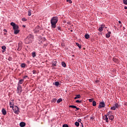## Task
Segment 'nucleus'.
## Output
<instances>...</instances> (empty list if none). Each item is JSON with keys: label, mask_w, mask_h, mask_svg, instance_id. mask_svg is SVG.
<instances>
[{"label": "nucleus", "mask_w": 127, "mask_h": 127, "mask_svg": "<svg viewBox=\"0 0 127 127\" xmlns=\"http://www.w3.org/2000/svg\"><path fill=\"white\" fill-rule=\"evenodd\" d=\"M3 31H4V32H6H6H7V31L5 29L3 30Z\"/></svg>", "instance_id": "50"}, {"label": "nucleus", "mask_w": 127, "mask_h": 127, "mask_svg": "<svg viewBox=\"0 0 127 127\" xmlns=\"http://www.w3.org/2000/svg\"><path fill=\"white\" fill-rule=\"evenodd\" d=\"M96 83H99V81H98V80H97V81H96Z\"/></svg>", "instance_id": "56"}, {"label": "nucleus", "mask_w": 127, "mask_h": 127, "mask_svg": "<svg viewBox=\"0 0 127 127\" xmlns=\"http://www.w3.org/2000/svg\"><path fill=\"white\" fill-rule=\"evenodd\" d=\"M116 107L114 106L113 107L111 108V110H113V111H115L116 110Z\"/></svg>", "instance_id": "33"}, {"label": "nucleus", "mask_w": 127, "mask_h": 127, "mask_svg": "<svg viewBox=\"0 0 127 127\" xmlns=\"http://www.w3.org/2000/svg\"><path fill=\"white\" fill-rule=\"evenodd\" d=\"M112 115H113V112H112V111H109L108 113V114H107V115H106V116H112Z\"/></svg>", "instance_id": "25"}, {"label": "nucleus", "mask_w": 127, "mask_h": 127, "mask_svg": "<svg viewBox=\"0 0 127 127\" xmlns=\"http://www.w3.org/2000/svg\"><path fill=\"white\" fill-rule=\"evenodd\" d=\"M25 66H26V64H24V63L21 64V68H25Z\"/></svg>", "instance_id": "21"}, {"label": "nucleus", "mask_w": 127, "mask_h": 127, "mask_svg": "<svg viewBox=\"0 0 127 127\" xmlns=\"http://www.w3.org/2000/svg\"><path fill=\"white\" fill-rule=\"evenodd\" d=\"M106 25H105V24H102L101 25V27H102V28L103 29V28H105Z\"/></svg>", "instance_id": "38"}, {"label": "nucleus", "mask_w": 127, "mask_h": 127, "mask_svg": "<svg viewBox=\"0 0 127 127\" xmlns=\"http://www.w3.org/2000/svg\"><path fill=\"white\" fill-rule=\"evenodd\" d=\"M76 103H79V104H81L82 103V101H79V100H76Z\"/></svg>", "instance_id": "36"}, {"label": "nucleus", "mask_w": 127, "mask_h": 127, "mask_svg": "<svg viewBox=\"0 0 127 127\" xmlns=\"http://www.w3.org/2000/svg\"><path fill=\"white\" fill-rule=\"evenodd\" d=\"M75 125L76 127H79V126H80V124L79 123V122H76L75 123Z\"/></svg>", "instance_id": "30"}, {"label": "nucleus", "mask_w": 127, "mask_h": 127, "mask_svg": "<svg viewBox=\"0 0 127 127\" xmlns=\"http://www.w3.org/2000/svg\"><path fill=\"white\" fill-rule=\"evenodd\" d=\"M33 39V36L32 35H29L27 38L25 39V42L26 44H29L32 42V40Z\"/></svg>", "instance_id": "2"}, {"label": "nucleus", "mask_w": 127, "mask_h": 127, "mask_svg": "<svg viewBox=\"0 0 127 127\" xmlns=\"http://www.w3.org/2000/svg\"><path fill=\"white\" fill-rule=\"evenodd\" d=\"M56 64H57V62L56 61L53 63V64H52L53 67H56Z\"/></svg>", "instance_id": "20"}, {"label": "nucleus", "mask_w": 127, "mask_h": 127, "mask_svg": "<svg viewBox=\"0 0 127 127\" xmlns=\"http://www.w3.org/2000/svg\"><path fill=\"white\" fill-rule=\"evenodd\" d=\"M25 123H24V122H21L20 123V125H19V126H20V127H25Z\"/></svg>", "instance_id": "12"}, {"label": "nucleus", "mask_w": 127, "mask_h": 127, "mask_svg": "<svg viewBox=\"0 0 127 127\" xmlns=\"http://www.w3.org/2000/svg\"><path fill=\"white\" fill-rule=\"evenodd\" d=\"M43 39H44V41H45V40H46V39H45V38H43Z\"/></svg>", "instance_id": "53"}, {"label": "nucleus", "mask_w": 127, "mask_h": 127, "mask_svg": "<svg viewBox=\"0 0 127 127\" xmlns=\"http://www.w3.org/2000/svg\"><path fill=\"white\" fill-rule=\"evenodd\" d=\"M12 110L15 114H18V113H19V108L17 106H14L13 107Z\"/></svg>", "instance_id": "3"}, {"label": "nucleus", "mask_w": 127, "mask_h": 127, "mask_svg": "<svg viewBox=\"0 0 127 127\" xmlns=\"http://www.w3.org/2000/svg\"><path fill=\"white\" fill-rule=\"evenodd\" d=\"M124 28V29H125V27H124V28Z\"/></svg>", "instance_id": "58"}, {"label": "nucleus", "mask_w": 127, "mask_h": 127, "mask_svg": "<svg viewBox=\"0 0 127 127\" xmlns=\"http://www.w3.org/2000/svg\"><path fill=\"white\" fill-rule=\"evenodd\" d=\"M19 32V30L17 29V30H14V34H17Z\"/></svg>", "instance_id": "18"}, {"label": "nucleus", "mask_w": 127, "mask_h": 127, "mask_svg": "<svg viewBox=\"0 0 127 127\" xmlns=\"http://www.w3.org/2000/svg\"><path fill=\"white\" fill-rule=\"evenodd\" d=\"M70 31H73V30H71Z\"/></svg>", "instance_id": "59"}, {"label": "nucleus", "mask_w": 127, "mask_h": 127, "mask_svg": "<svg viewBox=\"0 0 127 127\" xmlns=\"http://www.w3.org/2000/svg\"><path fill=\"white\" fill-rule=\"evenodd\" d=\"M114 106L115 107V108L116 109H118L119 108H120V105H119V104L118 103H116L115 105H114Z\"/></svg>", "instance_id": "19"}, {"label": "nucleus", "mask_w": 127, "mask_h": 127, "mask_svg": "<svg viewBox=\"0 0 127 127\" xmlns=\"http://www.w3.org/2000/svg\"><path fill=\"white\" fill-rule=\"evenodd\" d=\"M75 109H76L77 111L79 110H80V108L77 107L76 106Z\"/></svg>", "instance_id": "51"}, {"label": "nucleus", "mask_w": 127, "mask_h": 127, "mask_svg": "<svg viewBox=\"0 0 127 127\" xmlns=\"http://www.w3.org/2000/svg\"><path fill=\"white\" fill-rule=\"evenodd\" d=\"M22 49V42L20 41L18 43V47L17 49L18 51H20Z\"/></svg>", "instance_id": "4"}, {"label": "nucleus", "mask_w": 127, "mask_h": 127, "mask_svg": "<svg viewBox=\"0 0 127 127\" xmlns=\"http://www.w3.org/2000/svg\"><path fill=\"white\" fill-rule=\"evenodd\" d=\"M113 60L114 62H117V61H118V59L116 58H113Z\"/></svg>", "instance_id": "35"}, {"label": "nucleus", "mask_w": 127, "mask_h": 127, "mask_svg": "<svg viewBox=\"0 0 127 127\" xmlns=\"http://www.w3.org/2000/svg\"><path fill=\"white\" fill-rule=\"evenodd\" d=\"M118 25L119 27L118 28H117V29H119V28H121V27H122V25L118 24Z\"/></svg>", "instance_id": "41"}, {"label": "nucleus", "mask_w": 127, "mask_h": 127, "mask_svg": "<svg viewBox=\"0 0 127 127\" xmlns=\"http://www.w3.org/2000/svg\"><path fill=\"white\" fill-rule=\"evenodd\" d=\"M56 101H57V99H56V98H54L52 100V102L53 103H55L56 102Z\"/></svg>", "instance_id": "34"}, {"label": "nucleus", "mask_w": 127, "mask_h": 127, "mask_svg": "<svg viewBox=\"0 0 127 127\" xmlns=\"http://www.w3.org/2000/svg\"><path fill=\"white\" fill-rule=\"evenodd\" d=\"M54 84H55V86H57V87H58V86H59L60 83L59 82L57 81V82H55V83Z\"/></svg>", "instance_id": "26"}, {"label": "nucleus", "mask_w": 127, "mask_h": 127, "mask_svg": "<svg viewBox=\"0 0 127 127\" xmlns=\"http://www.w3.org/2000/svg\"><path fill=\"white\" fill-rule=\"evenodd\" d=\"M98 30L100 32H102V31H103V29L101 27H100L99 28Z\"/></svg>", "instance_id": "29"}, {"label": "nucleus", "mask_w": 127, "mask_h": 127, "mask_svg": "<svg viewBox=\"0 0 127 127\" xmlns=\"http://www.w3.org/2000/svg\"><path fill=\"white\" fill-rule=\"evenodd\" d=\"M26 20H27V19H26V18H22V21H26Z\"/></svg>", "instance_id": "40"}, {"label": "nucleus", "mask_w": 127, "mask_h": 127, "mask_svg": "<svg viewBox=\"0 0 127 127\" xmlns=\"http://www.w3.org/2000/svg\"><path fill=\"white\" fill-rule=\"evenodd\" d=\"M112 33L111 32L109 31L108 32V33L106 34V37H107V38H109L111 37V34Z\"/></svg>", "instance_id": "8"}, {"label": "nucleus", "mask_w": 127, "mask_h": 127, "mask_svg": "<svg viewBox=\"0 0 127 127\" xmlns=\"http://www.w3.org/2000/svg\"><path fill=\"white\" fill-rule=\"evenodd\" d=\"M32 57H35V56H36V54L35 53V52H33L32 53Z\"/></svg>", "instance_id": "31"}, {"label": "nucleus", "mask_w": 127, "mask_h": 127, "mask_svg": "<svg viewBox=\"0 0 127 127\" xmlns=\"http://www.w3.org/2000/svg\"><path fill=\"white\" fill-rule=\"evenodd\" d=\"M28 76L27 75H25V76H23V79H26V78H28Z\"/></svg>", "instance_id": "45"}, {"label": "nucleus", "mask_w": 127, "mask_h": 127, "mask_svg": "<svg viewBox=\"0 0 127 127\" xmlns=\"http://www.w3.org/2000/svg\"><path fill=\"white\" fill-rule=\"evenodd\" d=\"M61 28V27H57L58 30H60Z\"/></svg>", "instance_id": "49"}, {"label": "nucleus", "mask_w": 127, "mask_h": 127, "mask_svg": "<svg viewBox=\"0 0 127 127\" xmlns=\"http://www.w3.org/2000/svg\"><path fill=\"white\" fill-rule=\"evenodd\" d=\"M124 8H125V9H127V6H125V7H124Z\"/></svg>", "instance_id": "54"}, {"label": "nucleus", "mask_w": 127, "mask_h": 127, "mask_svg": "<svg viewBox=\"0 0 127 127\" xmlns=\"http://www.w3.org/2000/svg\"><path fill=\"white\" fill-rule=\"evenodd\" d=\"M84 37L86 39H89V38H90V36L89 35V34H86L84 35Z\"/></svg>", "instance_id": "15"}, {"label": "nucleus", "mask_w": 127, "mask_h": 127, "mask_svg": "<svg viewBox=\"0 0 127 127\" xmlns=\"http://www.w3.org/2000/svg\"><path fill=\"white\" fill-rule=\"evenodd\" d=\"M58 22V17L54 16L51 20V24L52 28H55L56 27V24Z\"/></svg>", "instance_id": "1"}, {"label": "nucleus", "mask_w": 127, "mask_h": 127, "mask_svg": "<svg viewBox=\"0 0 127 127\" xmlns=\"http://www.w3.org/2000/svg\"><path fill=\"white\" fill-rule=\"evenodd\" d=\"M63 127H69V126H68V125L64 124L63 125Z\"/></svg>", "instance_id": "44"}, {"label": "nucleus", "mask_w": 127, "mask_h": 127, "mask_svg": "<svg viewBox=\"0 0 127 127\" xmlns=\"http://www.w3.org/2000/svg\"><path fill=\"white\" fill-rule=\"evenodd\" d=\"M35 30L36 32H38L40 30L39 26H37V27H36Z\"/></svg>", "instance_id": "13"}, {"label": "nucleus", "mask_w": 127, "mask_h": 127, "mask_svg": "<svg viewBox=\"0 0 127 127\" xmlns=\"http://www.w3.org/2000/svg\"><path fill=\"white\" fill-rule=\"evenodd\" d=\"M14 103H13V100H12V102H10L9 103L10 107L12 108V109H13V107H14Z\"/></svg>", "instance_id": "7"}, {"label": "nucleus", "mask_w": 127, "mask_h": 127, "mask_svg": "<svg viewBox=\"0 0 127 127\" xmlns=\"http://www.w3.org/2000/svg\"><path fill=\"white\" fill-rule=\"evenodd\" d=\"M123 3L124 4H127V0H123Z\"/></svg>", "instance_id": "37"}, {"label": "nucleus", "mask_w": 127, "mask_h": 127, "mask_svg": "<svg viewBox=\"0 0 127 127\" xmlns=\"http://www.w3.org/2000/svg\"><path fill=\"white\" fill-rule=\"evenodd\" d=\"M33 74H36V70H33Z\"/></svg>", "instance_id": "46"}, {"label": "nucleus", "mask_w": 127, "mask_h": 127, "mask_svg": "<svg viewBox=\"0 0 127 127\" xmlns=\"http://www.w3.org/2000/svg\"><path fill=\"white\" fill-rule=\"evenodd\" d=\"M78 122H79V123H81V122H82V120H81V119H78Z\"/></svg>", "instance_id": "47"}, {"label": "nucleus", "mask_w": 127, "mask_h": 127, "mask_svg": "<svg viewBox=\"0 0 127 127\" xmlns=\"http://www.w3.org/2000/svg\"><path fill=\"white\" fill-rule=\"evenodd\" d=\"M106 105H105V103H104V102H101L99 103V106L98 108H105Z\"/></svg>", "instance_id": "6"}, {"label": "nucleus", "mask_w": 127, "mask_h": 127, "mask_svg": "<svg viewBox=\"0 0 127 127\" xmlns=\"http://www.w3.org/2000/svg\"><path fill=\"white\" fill-rule=\"evenodd\" d=\"M17 91L18 93H21L22 91L21 85H20V84H18Z\"/></svg>", "instance_id": "5"}, {"label": "nucleus", "mask_w": 127, "mask_h": 127, "mask_svg": "<svg viewBox=\"0 0 127 127\" xmlns=\"http://www.w3.org/2000/svg\"><path fill=\"white\" fill-rule=\"evenodd\" d=\"M1 48H2V49L3 50H5L6 47H5V46H3L1 47Z\"/></svg>", "instance_id": "43"}, {"label": "nucleus", "mask_w": 127, "mask_h": 127, "mask_svg": "<svg viewBox=\"0 0 127 127\" xmlns=\"http://www.w3.org/2000/svg\"><path fill=\"white\" fill-rule=\"evenodd\" d=\"M24 81V79H20L19 80L18 82V85H20L21 84H22V83H23Z\"/></svg>", "instance_id": "10"}, {"label": "nucleus", "mask_w": 127, "mask_h": 127, "mask_svg": "<svg viewBox=\"0 0 127 127\" xmlns=\"http://www.w3.org/2000/svg\"><path fill=\"white\" fill-rule=\"evenodd\" d=\"M13 30H15L18 29V28H19L18 25H16L15 26H14L13 27Z\"/></svg>", "instance_id": "17"}, {"label": "nucleus", "mask_w": 127, "mask_h": 127, "mask_svg": "<svg viewBox=\"0 0 127 127\" xmlns=\"http://www.w3.org/2000/svg\"><path fill=\"white\" fill-rule=\"evenodd\" d=\"M89 102H93V99H89Z\"/></svg>", "instance_id": "48"}, {"label": "nucleus", "mask_w": 127, "mask_h": 127, "mask_svg": "<svg viewBox=\"0 0 127 127\" xmlns=\"http://www.w3.org/2000/svg\"><path fill=\"white\" fill-rule=\"evenodd\" d=\"M62 101H63L62 98H60L57 100V103H58V104H59V103H61Z\"/></svg>", "instance_id": "23"}, {"label": "nucleus", "mask_w": 127, "mask_h": 127, "mask_svg": "<svg viewBox=\"0 0 127 127\" xmlns=\"http://www.w3.org/2000/svg\"><path fill=\"white\" fill-rule=\"evenodd\" d=\"M81 98V95L80 94L76 95V97H74V100H76V99H80Z\"/></svg>", "instance_id": "14"}, {"label": "nucleus", "mask_w": 127, "mask_h": 127, "mask_svg": "<svg viewBox=\"0 0 127 127\" xmlns=\"http://www.w3.org/2000/svg\"><path fill=\"white\" fill-rule=\"evenodd\" d=\"M22 26H23V27H25V25H23Z\"/></svg>", "instance_id": "55"}, {"label": "nucleus", "mask_w": 127, "mask_h": 127, "mask_svg": "<svg viewBox=\"0 0 127 127\" xmlns=\"http://www.w3.org/2000/svg\"><path fill=\"white\" fill-rule=\"evenodd\" d=\"M76 46H78V47H79V49H81V48H82V46L80 45V44H79V43H76Z\"/></svg>", "instance_id": "24"}, {"label": "nucleus", "mask_w": 127, "mask_h": 127, "mask_svg": "<svg viewBox=\"0 0 127 127\" xmlns=\"http://www.w3.org/2000/svg\"><path fill=\"white\" fill-rule=\"evenodd\" d=\"M105 121L106 122V123H109V118H108V115H105Z\"/></svg>", "instance_id": "16"}, {"label": "nucleus", "mask_w": 127, "mask_h": 127, "mask_svg": "<svg viewBox=\"0 0 127 127\" xmlns=\"http://www.w3.org/2000/svg\"><path fill=\"white\" fill-rule=\"evenodd\" d=\"M1 112H2V115H6V110H5L4 108L2 109Z\"/></svg>", "instance_id": "9"}, {"label": "nucleus", "mask_w": 127, "mask_h": 127, "mask_svg": "<svg viewBox=\"0 0 127 127\" xmlns=\"http://www.w3.org/2000/svg\"><path fill=\"white\" fill-rule=\"evenodd\" d=\"M66 1L69 2V3H72V0H66Z\"/></svg>", "instance_id": "39"}, {"label": "nucleus", "mask_w": 127, "mask_h": 127, "mask_svg": "<svg viewBox=\"0 0 127 127\" xmlns=\"http://www.w3.org/2000/svg\"><path fill=\"white\" fill-rule=\"evenodd\" d=\"M10 25L12 26H13V27L16 25V24H15V23L14 22H12L10 23Z\"/></svg>", "instance_id": "28"}, {"label": "nucleus", "mask_w": 127, "mask_h": 127, "mask_svg": "<svg viewBox=\"0 0 127 127\" xmlns=\"http://www.w3.org/2000/svg\"><path fill=\"white\" fill-rule=\"evenodd\" d=\"M4 35H5V34H6V33H4Z\"/></svg>", "instance_id": "57"}, {"label": "nucleus", "mask_w": 127, "mask_h": 127, "mask_svg": "<svg viewBox=\"0 0 127 127\" xmlns=\"http://www.w3.org/2000/svg\"><path fill=\"white\" fill-rule=\"evenodd\" d=\"M28 15L30 16L31 15V11H28Z\"/></svg>", "instance_id": "42"}, {"label": "nucleus", "mask_w": 127, "mask_h": 127, "mask_svg": "<svg viewBox=\"0 0 127 127\" xmlns=\"http://www.w3.org/2000/svg\"><path fill=\"white\" fill-rule=\"evenodd\" d=\"M62 65L63 67H66V63H65V62H62Z\"/></svg>", "instance_id": "22"}, {"label": "nucleus", "mask_w": 127, "mask_h": 127, "mask_svg": "<svg viewBox=\"0 0 127 127\" xmlns=\"http://www.w3.org/2000/svg\"><path fill=\"white\" fill-rule=\"evenodd\" d=\"M119 23H120V24H122V22L121 21H119Z\"/></svg>", "instance_id": "52"}, {"label": "nucleus", "mask_w": 127, "mask_h": 127, "mask_svg": "<svg viewBox=\"0 0 127 127\" xmlns=\"http://www.w3.org/2000/svg\"><path fill=\"white\" fill-rule=\"evenodd\" d=\"M69 108H72V109H76V106L70 105L69 106Z\"/></svg>", "instance_id": "32"}, {"label": "nucleus", "mask_w": 127, "mask_h": 127, "mask_svg": "<svg viewBox=\"0 0 127 127\" xmlns=\"http://www.w3.org/2000/svg\"><path fill=\"white\" fill-rule=\"evenodd\" d=\"M96 101H92V106H93V107H95V106H96Z\"/></svg>", "instance_id": "27"}, {"label": "nucleus", "mask_w": 127, "mask_h": 127, "mask_svg": "<svg viewBox=\"0 0 127 127\" xmlns=\"http://www.w3.org/2000/svg\"><path fill=\"white\" fill-rule=\"evenodd\" d=\"M108 118H109V120H110L111 121H113V120L115 119V117L113 115H110L108 117Z\"/></svg>", "instance_id": "11"}]
</instances>
